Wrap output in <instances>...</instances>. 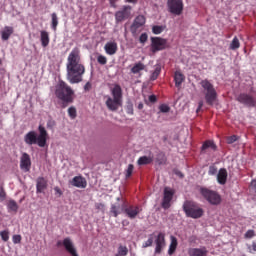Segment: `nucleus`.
<instances>
[{"label": "nucleus", "instance_id": "47", "mask_svg": "<svg viewBox=\"0 0 256 256\" xmlns=\"http://www.w3.org/2000/svg\"><path fill=\"white\" fill-rule=\"evenodd\" d=\"M208 175H217V167L210 166L209 171H208Z\"/></svg>", "mask_w": 256, "mask_h": 256}, {"label": "nucleus", "instance_id": "11", "mask_svg": "<svg viewBox=\"0 0 256 256\" xmlns=\"http://www.w3.org/2000/svg\"><path fill=\"white\" fill-rule=\"evenodd\" d=\"M168 11L172 15H181L183 13V0H168Z\"/></svg>", "mask_w": 256, "mask_h": 256}, {"label": "nucleus", "instance_id": "18", "mask_svg": "<svg viewBox=\"0 0 256 256\" xmlns=\"http://www.w3.org/2000/svg\"><path fill=\"white\" fill-rule=\"evenodd\" d=\"M47 187V179L44 177H38L36 179V193H45V189H47Z\"/></svg>", "mask_w": 256, "mask_h": 256}, {"label": "nucleus", "instance_id": "13", "mask_svg": "<svg viewBox=\"0 0 256 256\" xmlns=\"http://www.w3.org/2000/svg\"><path fill=\"white\" fill-rule=\"evenodd\" d=\"M173 195H175V191L171 188H165L164 189V197L162 201V207L163 209H169L171 207V201H173Z\"/></svg>", "mask_w": 256, "mask_h": 256}, {"label": "nucleus", "instance_id": "32", "mask_svg": "<svg viewBox=\"0 0 256 256\" xmlns=\"http://www.w3.org/2000/svg\"><path fill=\"white\" fill-rule=\"evenodd\" d=\"M241 47V43L239 42V38L234 37L231 44H230V49L232 51H235L236 49H239Z\"/></svg>", "mask_w": 256, "mask_h": 256}, {"label": "nucleus", "instance_id": "26", "mask_svg": "<svg viewBox=\"0 0 256 256\" xmlns=\"http://www.w3.org/2000/svg\"><path fill=\"white\" fill-rule=\"evenodd\" d=\"M141 71H145V64H143V62L135 63L131 68V73L134 75L141 73Z\"/></svg>", "mask_w": 256, "mask_h": 256}, {"label": "nucleus", "instance_id": "42", "mask_svg": "<svg viewBox=\"0 0 256 256\" xmlns=\"http://www.w3.org/2000/svg\"><path fill=\"white\" fill-rule=\"evenodd\" d=\"M111 213H113L114 217H118L119 215V207H117L115 204L111 206Z\"/></svg>", "mask_w": 256, "mask_h": 256}, {"label": "nucleus", "instance_id": "40", "mask_svg": "<svg viewBox=\"0 0 256 256\" xmlns=\"http://www.w3.org/2000/svg\"><path fill=\"white\" fill-rule=\"evenodd\" d=\"M97 61L100 65H107V57H105L104 55H98Z\"/></svg>", "mask_w": 256, "mask_h": 256}, {"label": "nucleus", "instance_id": "14", "mask_svg": "<svg viewBox=\"0 0 256 256\" xmlns=\"http://www.w3.org/2000/svg\"><path fill=\"white\" fill-rule=\"evenodd\" d=\"M20 169L25 173L31 170V156L27 153H23L20 158Z\"/></svg>", "mask_w": 256, "mask_h": 256}, {"label": "nucleus", "instance_id": "34", "mask_svg": "<svg viewBox=\"0 0 256 256\" xmlns=\"http://www.w3.org/2000/svg\"><path fill=\"white\" fill-rule=\"evenodd\" d=\"M165 31V26H153L152 27V33H154V35H161L162 32Z\"/></svg>", "mask_w": 256, "mask_h": 256}, {"label": "nucleus", "instance_id": "50", "mask_svg": "<svg viewBox=\"0 0 256 256\" xmlns=\"http://www.w3.org/2000/svg\"><path fill=\"white\" fill-rule=\"evenodd\" d=\"M148 99H149L150 103H155V101H157V96H155V95H150V96L148 97Z\"/></svg>", "mask_w": 256, "mask_h": 256}, {"label": "nucleus", "instance_id": "7", "mask_svg": "<svg viewBox=\"0 0 256 256\" xmlns=\"http://www.w3.org/2000/svg\"><path fill=\"white\" fill-rule=\"evenodd\" d=\"M200 85L205 91L206 103H208V105H213V103L217 101V90H215L213 84L207 79L202 80Z\"/></svg>", "mask_w": 256, "mask_h": 256}, {"label": "nucleus", "instance_id": "10", "mask_svg": "<svg viewBox=\"0 0 256 256\" xmlns=\"http://www.w3.org/2000/svg\"><path fill=\"white\" fill-rule=\"evenodd\" d=\"M132 7L129 5L123 6L119 11L115 13L116 23H121L126 19H130Z\"/></svg>", "mask_w": 256, "mask_h": 256}, {"label": "nucleus", "instance_id": "33", "mask_svg": "<svg viewBox=\"0 0 256 256\" xmlns=\"http://www.w3.org/2000/svg\"><path fill=\"white\" fill-rule=\"evenodd\" d=\"M202 149L205 151V149H213V151H215L216 146L215 143L211 140L206 141L203 145H202Z\"/></svg>", "mask_w": 256, "mask_h": 256}, {"label": "nucleus", "instance_id": "52", "mask_svg": "<svg viewBox=\"0 0 256 256\" xmlns=\"http://www.w3.org/2000/svg\"><path fill=\"white\" fill-rule=\"evenodd\" d=\"M85 91H89L91 89V83L87 82L84 86Z\"/></svg>", "mask_w": 256, "mask_h": 256}, {"label": "nucleus", "instance_id": "1", "mask_svg": "<svg viewBox=\"0 0 256 256\" xmlns=\"http://www.w3.org/2000/svg\"><path fill=\"white\" fill-rule=\"evenodd\" d=\"M67 79L69 83H81L83 75H85V66L81 63V50L73 48L69 53L66 62Z\"/></svg>", "mask_w": 256, "mask_h": 256}, {"label": "nucleus", "instance_id": "19", "mask_svg": "<svg viewBox=\"0 0 256 256\" xmlns=\"http://www.w3.org/2000/svg\"><path fill=\"white\" fill-rule=\"evenodd\" d=\"M117 42L115 41H109L104 46V51L107 55H115L117 53Z\"/></svg>", "mask_w": 256, "mask_h": 256}, {"label": "nucleus", "instance_id": "15", "mask_svg": "<svg viewBox=\"0 0 256 256\" xmlns=\"http://www.w3.org/2000/svg\"><path fill=\"white\" fill-rule=\"evenodd\" d=\"M62 245L71 256H79L71 238H65L62 241Z\"/></svg>", "mask_w": 256, "mask_h": 256}, {"label": "nucleus", "instance_id": "3", "mask_svg": "<svg viewBox=\"0 0 256 256\" xmlns=\"http://www.w3.org/2000/svg\"><path fill=\"white\" fill-rule=\"evenodd\" d=\"M111 96H105V104L107 109L109 111H117L121 105H123V90L121 89V86L119 85H114L110 89Z\"/></svg>", "mask_w": 256, "mask_h": 256}, {"label": "nucleus", "instance_id": "21", "mask_svg": "<svg viewBox=\"0 0 256 256\" xmlns=\"http://www.w3.org/2000/svg\"><path fill=\"white\" fill-rule=\"evenodd\" d=\"M208 253L206 247H201V248H190L188 250V255L189 256H206Z\"/></svg>", "mask_w": 256, "mask_h": 256}, {"label": "nucleus", "instance_id": "55", "mask_svg": "<svg viewBox=\"0 0 256 256\" xmlns=\"http://www.w3.org/2000/svg\"><path fill=\"white\" fill-rule=\"evenodd\" d=\"M126 3H133L135 5L137 3V0H126Z\"/></svg>", "mask_w": 256, "mask_h": 256}, {"label": "nucleus", "instance_id": "39", "mask_svg": "<svg viewBox=\"0 0 256 256\" xmlns=\"http://www.w3.org/2000/svg\"><path fill=\"white\" fill-rule=\"evenodd\" d=\"M0 237H1L2 241H4V242L9 241V230L1 231Z\"/></svg>", "mask_w": 256, "mask_h": 256}, {"label": "nucleus", "instance_id": "49", "mask_svg": "<svg viewBox=\"0 0 256 256\" xmlns=\"http://www.w3.org/2000/svg\"><path fill=\"white\" fill-rule=\"evenodd\" d=\"M47 127H48V129H53V127H55V121L48 120Z\"/></svg>", "mask_w": 256, "mask_h": 256}, {"label": "nucleus", "instance_id": "61", "mask_svg": "<svg viewBox=\"0 0 256 256\" xmlns=\"http://www.w3.org/2000/svg\"><path fill=\"white\" fill-rule=\"evenodd\" d=\"M0 65H1V59H0Z\"/></svg>", "mask_w": 256, "mask_h": 256}, {"label": "nucleus", "instance_id": "12", "mask_svg": "<svg viewBox=\"0 0 256 256\" xmlns=\"http://www.w3.org/2000/svg\"><path fill=\"white\" fill-rule=\"evenodd\" d=\"M146 19L143 15H138L135 19L133 24L130 27V31L133 35H137V32L145 25Z\"/></svg>", "mask_w": 256, "mask_h": 256}, {"label": "nucleus", "instance_id": "54", "mask_svg": "<svg viewBox=\"0 0 256 256\" xmlns=\"http://www.w3.org/2000/svg\"><path fill=\"white\" fill-rule=\"evenodd\" d=\"M203 108V101H200L199 103H198V109H197V112H199L200 111V109H202Z\"/></svg>", "mask_w": 256, "mask_h": 256}, {"label": "nucleus", "instance_id": "24", "mask_svg": "<svg viewBox=\"0 0 256 256\" xmlns=\"http://www.w3.org/2000/svg\"><path fill=\"white\" fill-rule=\"evenodd\" d=\"M177 238L175 236H170V245H169V249H168V255H173V253H175V251H177Z\"/></svg>", "mask_w": 256, "mask_h": 256}, {"label": "nucleus", "instance_id": "36", "mask_svg": "<svg viewBox=\"0 0 256 256\" xmlns=\"http://www.w3.org/2000/svg\"><path fill=\"white\" fill-rule=\"evenodd\" d=\"M5 199H7V192H5L3 185H0V203H3Z\"/></svg>", "mask_w": 256, "mask_h": 256}, {"label": "nucleus", "instance_id": "8", "mask_svg": "<svg viewBox=\"0 0 256 256\" xmlns=\"http://www.w3.org/2000/svg\"><path fill=\"white\" fill-rule=\"evenodd\" d=\"M200 193L210 205H221V195L216 191L210 190L208 188H200Z\"/></svg>", "mask_w": 256, "mask_h": 256}, {"label": "nucleus", "instance_id": "9", "mask_svg": "<svg viewBox=\"0 0 256 256\" xmlns=\"http://www.w3.org/2000/svg\"><path fill=\"white\" fill-rule=\"evenodd\" d=\"M167 49V39L161 37H152L150 51L152 53H157L158 51H163Z\"/></svg>", "mask_w": 256, "mask_h": 256}, {"label": "nucleus", "instance_id": "4", "mask_svg": "<svg viewBox=\"0 0 256 256\" xmlns=\"http://www.w3.org/2000/svg\"><path fill=\"white\" fill-rule=\"evenodd\" d=\"M54 93L57 99H60L63 103H73V95H75V91H73L71 86H68L63 80H60L56 84Z\"/></svg>", "mask_w": 256, "mask_h": 256}, {"label": "nucleus", "instance_id": "6", "mask_svg": "<svg viewBox=\"0 0 256 256\" xmlns=\"http://www.w3.org/2000/svg\"><path fill=\"white\" fill-rule=\"evenodd\" d=\"M183 210L187 217H191V219H201L205 213V210L199 204L191 201L184 203Z\"/></svg>", "mask_w": 256, "mask_h": 256}, {"label": "nucleus", "instance_id": "51", "mask_svg": "<svg viewBox=\"0 0 256 256\" xmlns=\"http://www.w3.org/2000/svg\"><path fill=\"white\" fill-rule=\"evenodd\" d=\"M54 191H55V193H58V195H63V192L61 191L60 187H55Z\"/></svg>", "mask_w": 256, "mask_h": 256}, {"label": "nucleus", "instance_id": "27", "mask_svg": "<svg viewBox=\"0 0 256 256\" xmlns=\"http://www.w3.org/2000/svg\"><path fill=\"white\" fill-rule=\"evenodd\" d=\"M40 41L42 43V47H47L49 45V33L45 30L40 32Z\"/></svg>", "mask_w": 256, "mask_h": 256}, {"label": "nucleus", "instance_id": "43", "mask_svg": "<svg viewBox=\"0 0 256 256\" xmlns=\"http://www.w3.org/2000/svg\"><path fill=\"white\" fill-rule=\"evenodd\" d=\"M147 39H149V36H147V33H142L140 35L139 41L140 43L145 44L147 43Z\"/></svg>", "mask_w": 256, "mask_h": 256}, {"label": "nucleus", "instance_id": "20", "mask_svg": "<svg viewBox=\"0 0 256 256\" xmlns=\"http://www.w3.org/2000/svg\"><path fill=\"white\" fill-rule=\"evenodd\" d=\"M125 213L129 219H135L141 213L139 206H129L125 209Z\"/></svg>", "mask_w": 256, "mask_h": 256}, {"label": "nucleus", "instance_id": "35", "mask_svg": "<svg viewBox=\"0 0 256 256\" xmlns=\"http://www.w3.org/2000/svg\"><path fill=\"white\" fill-rule=\"evenodd\" d=\"M129 253V249L126 246H119L118 247V254L117 256H126Z\"/></svg>", "mask_w": 256, "mask_h": 256}, {"label": "nucleus", "instance_id": "17", "mask_svg": "<svg viewBox=\"0 0 256 256\" xmlns=\"http://www.w3.org/2000/svg\"><path fill=\"white\" fill-rule=\"evenodd\" d=\"M237 101H239V103H242V105H247L248 107H253L255 105V100L253 99V97L247 94H240L237 97Z\"/></svg>", "mask_w": 256, "mask_h": 256}, {"label": "nucleus", "instance_id": "30", "mask_svg": "<svg viewBox=\"0 0 256 256\" xmlns=\"http://www.w3.org/2000/svg\"><path fill=\"white\" fill-rule=\"evenodd\" d=\"M153 162V158L149 156H142L138 159V165H149V163Z\"/></svg>", "mask_w": 256, "mask_h": 256}, {"label": "nucleus", "instance_id": "31", "mask_svg": "<svg viewBox=\"0 0 256 256\" xmlns=\"http://www.w3.org/2000/svg\"><path fill=\"white\" fill-rule=\"evenodd\" d=\"M51 17H52L51 27L53 31H57V26L59 25V18H57L56 13H52Z\"/></svg>", "mask_w": 256, "mask_h": 256}, {"label": "nucleus", "instance_id": "60", "mask_svg": "<svg viewBox=\"0 0 256 256\" xmlns=\"http://www.w3.org/2000/svg\"><path fill=\"white\" fill-rule=\"evenodd\" d=\"M117 201H120V198H117Z\"/></svg>", "mask_w": 256, "mask_h": 256}, {"label": "nucleus", "instance_id": "45", "mask_svg": "<svg viewBox=\"0 0 256 256\" xmlns=\"http://www.w3.org/2000/svg\"><path fill=\"white\" fill-rule=\"evenodd\" d=\"M12 241H13L14 245L21 243V235H13Z\"/></svg>", "mask_w": 256, "mask_h": 256}, {"label": "nucleus", "instance_id": "56", "mask_svg": "<svg viewBox=\"0 0 256 256\" xmlns=\"http://www.w3.org/2000/svg\"><path fill=\"white\" fill-rule=\"evenodd\" d=\"M252 249H253V251H256V240L252 244Z\"/></svg>", "mask_w": 256, "mask_h": 256}, {"label": "nucleus", "instance_id": "23", "mask_svg": "<svg viewBox=\"0 0 256 256\" xmlns=\"http://www.w3.org/2000/svg\"><path fill=\"white\" fill-rule=\"evenodd\" d=\"M217 181L220 185H225L227 183V170L221 168L217 174Z\"/></svg>", "mask_w": 256, "mask_h": 256}, {"label": "nucleus", "instance_id": "28", "mask_svg": "<svg viewBox=\"0 0 256 256\" xmlns=\"http://www.w3.org/2000/svg\"><path fill=\"white\" fill-rule=\"evenodd\" d=\"M160 74H161V64H156L154 66V71L152 72V74L150 76V80L155 81L157 79V77H159Z\"/></svg>", "mask_w": 256, "mask_h": 256}, {"label": "nucleus", "instance_id": "5", "mask_svg": "<svg viewBox=\"0 0 256 256\" xmlns=\"http://www.w3.org/2000/svg\"><path fill=\"white\" fill-rule=\"evenodd\" d=\"M155 243V250L154 253L155 255H159L163 249H165V233L163 232H158V233H153L149 236L148 241H145L142 244L143 249H147V247H151Z\"/></svg>", "mask_w": 256, "mask_h": 256}, {"label": "nucleus", "instance_id": "53", "mask_svg": "<svg viewBox=\"0 0 256 256\" xmlns=\"http://www.w3.org/2000/svg\"><path fill=\"white\" fill-rule=\"evenodd\" d=\"M251 188L256 192V180H252Z\"/></svg>", "mask_w": 256, "mask_h": 256}, {"label": "nucleus", "instance_id": "48", "mask_svg": "<svg viewBox=\"0 0 256 256\" xmlns=\"http://www.w3.org/2000/svg\"><path fill=\"white\" fill-rule=\"evenodd\" d=\"M96 209H98L99 211H105V204L103 203H96L95 204Z\"/></svg>", "mask_w": 256, "mask_h": 256}, {"label": "nucleus", "instance_id": "41", "mask_svg": "<svg viewBox=\"0 0 256 256\" xmlns=\"http://www.w3.org/2000/svg\"><path fill=\"white\" fill-rule=\"evenodd\" d=\"M159 110L161 113H169V111H171V108L167 104H162L160 105Z\"/></svg>", "mask_w": 256, "mask_h": 256}, {"label": "nucleus", "instance_id": "22", "mask_svg": "<svg viewBox=\"0 0 256 256\" xmlns=\"http://www.w3.org/2000/svg\"><path fill=\"white\" fill-rule=\"evenodd\" d=\"M2 41H9V37L13 35V27L5 26L2 31H0Z\"/></svg>", "mask_w": 256, "mask_h": 256}, {"label": "nucleus", "instance_id": "38", "mask_svg": "<svg viewBox=\"0 0 256 256\" xmlns=\"http://www.w3.org/2000/svg\"><path fill=\"white\" fill-rule=\"evenodd\" d=\"M68 115L71 119H75L77 117V109L75 107L68 108Z\"/></svg>", "mask_w": 256, "mask_h": 256}, {"label": "nucleus", "instance_id": "25", "mask_svg": "<svg viewBox=\"0 0 256 256\" xmlns=\"http://www.w3.org/2000/svg\"><path fill=\"white\" fill-rule=\"evenodd\" d=\"M174 81L176 87H181L183 81H185V75H183V73H181L180 71H176L174 74Z\"/></svg>", "mask_w": 256, "mask_h": 256}, {"label": "nucleus", "instance_id": "37", "mask_svg": "<svg viewBox=\"0 0 256 256\" xmlns=\"http://www.w3.org/2000/svg\"><path fill=\"white\" fill-rule=\"evenodd\" d=\"M133 169H135V167L133 166V164H129L128 168L125 171V177L126 179H129V177H131V175H133Z\"/></svg>", "mask_w": 256, "mask_h": 256}, {"label": "nucleus", "instance_id": "59", "mask_svg": "<svg viewBox=\"0 0 256 256\" xmlns=\"http://www.w3.org/2000/svg\"><path fill=\"white\" fill-rule=\"evenodd\" d=\"M138 109H143V104H139Z\"/></svg>", "mask_w": 256, "mask_h": 256}, {"label": "nucleus", "instance_id": "29", "mask_svg": "<svg viewBox=\"0 0 256 256\" xmlns=\"http://www.w3.org/2000/svg\"><path fill=\"white\" fill-rule=\"evenodd\" d=\"M8 211H13L14 213H17L19 211V205H17V202L15 200H9L7 203Z\"/></svg>", "mask_w": 256, "mask_h": 256}, {"label": "nucleus", "instance_id": "16", "mask_svg": "<svg viewBox=\"0 0 256 256\" xmlns=\"http://www.w3.org/2000/svg\"><path fill=\"white\" fill-rule=\"evenodd\" d=\"M70 184L78 189H85L87 187V180L83 176H75Z\"/></svg>", "mask_w": 256, "mask_h": 256}, {"label": "nucleus", "instance_id": "44", "mask_svg": "<svg viewBox=\"0 0 256 256\" xmlns=\"http://www.w3.org/2000/svg\"><path fill=\"white\" fill-rule=\"evenodd\" d=\"M255 237V231L254 230H248L245 233V239H253Z\"/></svg>", "mask_w": 256, "mask_h": 256}, {"label": "nucleus", "instance_id": "57", "mask_svg": "<svg viewBox=\"0 0 256 256\" xmlns=\"http://www.w3.org/2000/svg\"><path fill=\"white\" fill-rule=\"evenodd\" d=\"M61 245H63V242L62 241H58L57 242V247H61Z\"/></svg>", "mask_w": 256, "mask_h": 256}, {"label": "nucleus", "instance_id": "2", "mask_svg": "<svg viewBox=\"0 0 256 256\" xmlns=\"http://www.w3.org/2000/svg\"><path fill=\"white\" fill-rule=\"evenodd\" d=\"M38 131L39 135L35 131H30L24 136L26 145H38V147H45L47 145V130L43 125H39Z\"/></svg>", "mask_w": 256, "mask_h": 256}, {"label": "nucleus", "instance_id": "46", "mask_svg": "<svg viewBox=\"0 0 256 256\" xmlns=\"http://www.w3.org/2000/svg\"><path fill=\"white\" fill-rule=\"evenodd\" d=\"M237 139H238L237 135L230 136L227 138V143L229 145H231V144L235 143V141H237Z\"/></svg>", "mask_w": 256, "mask_h": 256}, {"label": "nucleus", "instance_id": "58", "mask_svg": "<svg viewBox=\"0 0 256 256\" xmlns=\"http://www.w3.org/2000/svg\"><path fill=\"white\" fill-rule=\"evenodd\" d=\"M179 177H183V174L181 172L176 173Z\"/></svg>", "mask_w": 256, "mask_h": 256}]
</instances>
